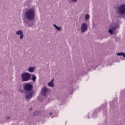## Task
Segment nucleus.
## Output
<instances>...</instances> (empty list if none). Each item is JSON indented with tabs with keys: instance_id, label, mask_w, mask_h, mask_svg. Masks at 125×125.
Returning a JSON list of instances; mask_svg holds the SVG:
<instances>
[{
	"instance_id": "nucleus-1",
	"label": "nucleus",
	"mask_w": 125,
	"mask_h": 125,
	"mask_svg": "<svg viewBox=\"0 0 125 125\" xmlns=\"http://www.w3.org/2000/svg\"><path fill=\"white\" fill-rule=\"evenodd\" d=\"M24 17L26 19L23 20V24L28 28L32 27L33 24L29 21H32L36 18V9L35 6H33L31 8L27 9L24 13Z\"/></svg>"
},
{
	"instance_id": "nucleus-2",
	"label": "nucleus",
	"mask_w": 125,
	"mask_h": 125,
	"mask_svg": "<svg viewBox=\"0 0 125 125\" xmlns=\"http://www.w3.org/2000/svg\"><path fill=\"white\" fill-rule=\"evenodd\" d=\"M21 79L23 82H28L31 79V74L28 72H25L21 74Z\"/></svg>"
},
{
	"instance_id": "nucleus-3",
	"label": "nucleus",
	"mask_w": 125,
	"mask_h": 125,
	"mask_svg": "<svg viewBox=\"0 0 125 125\" xmlns=\"http://www.w3.org/2000/svg\"><path fill=\"white\" fill-rule=\"evenodd\" d=\"M33 86L30 83H25L23 85V89L25 91H32L33 90Z\"/></svg>"
},
{
	"instance_id": "nucleus-4",
	"label": "nucleus",
	"mask_w": 125,
	"mask_h": 125,
	"mask_svg": "<svg viewBox=\"0 0 125 125\" xmlns=\"http://www.w3.org/2000/svg\"><path fill=\"white\" fill-rule=\"evenodd\" d=\"M110 29L108 30V32L109 34L111 35H113V33H114V31H116L119 28V25L117 24L112 23L110 26Z\"/></svg>"
},
{
	"instance_id": "nucleus-5",
	"label": "nucleus",
	"mask_w": 125,
	"mask_h": 125,
	"mask_svg": "<svg viewBox=\"0 0 125 125\" xmlns=\"http://www.w3.org/2000/svg\"><path fill=\"white\" fill-rule=\"evenodd\" d=\"M33 94H34V92H28L26 93L25 95V100L26 101H30L31 99H32V97H33Z\"/></svg>"
},
{
	"instance_id": "nucleus-6",
	"label": "nucleus",
	"mask_w": 125,
	"mask_h": 125,
	"mask_svg": "<svg viewBox=\"0 0 125 125\" xmlns=\"http://www.w3.org/2000/svg\"><path fill=\"white\" fill-rule=\"evenodd\" d=\"M81 30L82 33H85L87 31V23H83L81 26Z\"/></svg>"
},
{
	"instance_id": "nucleus-7",
	"label": "nucleus",
	"mask_w": 125,
	"mask_h": 125,
	"mask_svg": "<svg viewBox=\"0 0 125 125\" xmlns=\"http://www.w3.org/2000/svg\"><path fill=\"white\" fill-rule=\"evenodd\" d=\"M48 93V88L46 87H43L41 90V95L42 96H47Z\"/></svg>"
},
{
	"instance_id": "nucleus-8",
	"label": "nucleus",
	"mask_w": 125,
	"mask_h": 125,
	"mask_svg": "<svg viewBox=\"0 0 125 125\" xmlns=\"http://www.w3.org/2000/svg\"><path fill=\"white\" fill-rule=\"evenodd\" d=\"M16 33L18 36H20V39L21 40H23V39H24V33L22 30L16 31Z\"/></svg>"
},
{
	"instance_id": "nucleus-9",
	"label": "nucleus",
	"mask_w": 125,
	"mask_h": 125,
	"mask_svg": "<svg viewBox=\"0 0 125 125\" xmlns=\"http://www.w3.org/2000/svg\"><path fill=\"white\" fill-rule=\"evenodd\" d=\"M54 79H52L51 81L47 83L48 86L50 87H53L54 86Z\"/></svg>"
},
{
	"instance_id": "nucleus-10",
	"label": "nucleus",
	"mask_w": 125,
	"mask_h": 125,
	"mask_svg": "<svg viewBox=\"0 0 125 125\" xmlns=\"http://www.w3.org/2000/svg\"><path fill=\"white\" fill-rule=\"evenodd\" d=\"M28 70L29 73H34V72H35V70H36V67H35V66H30L28 67Z\"/></svg>"
},
{
	"instance_id": "nucleus-11",
	"label": "nucleus",
	"mask_w": 125,
	"mask_h": 125,
	"mask_svg": "<svg viewBox=\"0 0 125 125\" xmlns=\"http://www.w3.org/2000/svg\"><path fill=\"white\" fill-rule=\"evenodd\" d=\"M97 113H98V110H95L92 114V117L93 118V119H95V118L97 117Z\"/></svg>"
},
{
	"instance_id": "nucleus-12",
	"label": "nucleus",
	"mask_w": 125,
	"mask_h": 125,
	"mask_svg": "<svg viewBox=\"0 0 125 125\" xmlns=\"http://www.w3.org/2000/svg\"><path fill=\"white\" fill-rule=\"evenodd\" d=\"M116 55L117 56H123L124 58H125V53L123 52H119L116 53Z\"/></svg>"
},
{
	"instance_id": "nucleus-13",
	"label": "nucleus",
	"mask_w": 125,
	"mask_h": 125,
	"mask_svg": "<svg viewBox=\"0 0 125 125\" xmlns=\"http://www.w3.org/2000/svg\"><path fill=\"white\" fill-rule=\"evenodd\" d=\"M32 78L31 80L33 81V83L36 82V80H37V77H36V75L35 74H32Z\"/></svg>"
},
{
	"instance_id": "nucleus-14",
	"label": "nucleus",
	"mask_w": 125,
	"mask_h": 125,
	"mask_svg": "<svg viewBox=\"0 0 125 125\" xmlns=\"http://www.w3.org/2000/svg\"><path fill=\"white\" fill-rule=\"evenodd\" d=\"M53 27H54V28H55V29H56V30H57V31H61V29H62L61 27L58 26L55 24H53Z\"/></svg>"
},
{
	"instance_id": "nucleus-15",
	"label": "nucleus",
	"mask_w": 125,
	"mask_h": 125,
	"mask_svg": "<svg viewBox=\"0 0 125 125\" xmlns=\"http://www.w3.org/2000/svg\"><path fill=\"white\" fill-rule=\"evenodd\" d=\"M89 18H90L89 15H88V14H86V15H85V20H86V21H87V20H89Z\"/></svg>"
},
{
	"instance_id": "nucleus-16",
	"label": "nucleus",
	"mask_w": 125,
	"mask_h": 125,
	"mask_svg": "<svg viewBox=\"0 0 125 125\" xmlns=\"http://www.w3.org/2000/svg\"><path fill=\"white\" fill-rule=\"evenodd\" d=\"M28 0H27L25 3L24 4L26 6H30V4H31V1H29V3H28Z\"/></svg>"
},
{
	"instance_id": "nucleus-17",
	"label": "nucleus",
	"mask_w": 125,
	"mask_h": 125,
	"mask_svg": "<svg viewBox=\"0 0 125 125\" xmlns=\"http://www.w3.org/2000/svg\"><path fill=\"white\" fill-rule=\"evenodd\" d=\"M38 115H40V112L36 111L33 113L34 116H38Z\"/></svg>"
},
{
	"instance_id": "nucleus-18",
	"label": "nucleus",
	"mask_w": 125,
	"mask_h": 125,
	"mask_svg": "<svg viewBox=\"0 0 125 125\" xmlns=\"http://www.w3.org/2000/svg\"><path fill=\"white\" fill-rule=\"evenodd\" d=\"M52 112H50V113H49V115H50V116H51L52 115H53L54 110H52Z\"/></svg>"
},
{
	"instance_id": "nucleus-19",
	"label": "nucleus",
	"mask_w": 125,
	"mask_h": 125,
	"mask_svg": "<svg viewBox=\"0 0 125 125\" xmlns=\"http://www.w3.org/2000/svg\"><path fill=\"white\" fill-rule=\"evenodd\" d=\"M6 120H7V121H9V120H10V117H6Z\"/></svg>"
},
{
	"instance_id": "nucleus-20",
	"label": "nucleus",
	"mask_w": 125,
	"mask_h": 125,
	"mask_svg": "<svg viewBox=\"0 0 125 125\" xmlns=\"http://www.w3.org/2000/svg\"><path fill=\"white\" fill-rule=\"evenodd\" d=\"M71 1L72 2H77V1H78V0H71Z\"/></svg>"
},
{
	"instance_id": "nucleus-21",
	"label": "nucleus",
	"mask_w": 125,
	"mask_h": 125,
	"mask_svg": "<svg viewBox=\"0 0 125 125\" xmlns=\"http://www.w3.org/2000/svg\"><path fill=\"white\" fill-rule=\"evenodd\" d=\"M49 111H51V108H49Z\"/></svg>"
},
{
	"instance_id": "nucleus-22",
	"label": "nucleus",
	"mask_w": 125,
	"mask_h": 125,
	"mask_svg": "<svg viewBox=\"0 0 125 125\" xmlns=\"http://www.w3.org/2000/svg\"><path fill=\"white\" fill-rule=\"evenodd\" d=\"M88 119H89V117H88Z\"/></svg>"
}]
</instances>
